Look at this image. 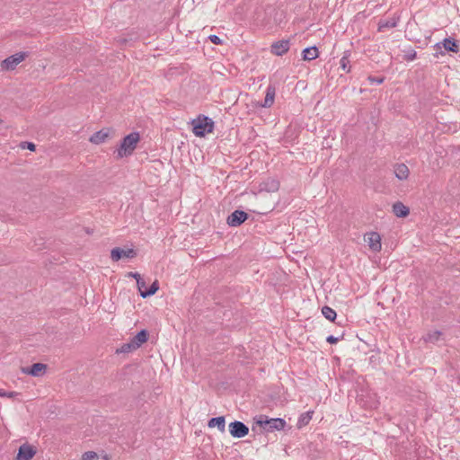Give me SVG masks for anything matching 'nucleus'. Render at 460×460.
<instances>
[{"mask_svg": "<svg viewBox=\"0 0 460 460\" xmlns=\"http://www.w3.org/2000/svg\"><path fill=\"white\" fill-rule=\"evenodd\" d=\"M364 240L367 243L369 249L375 252H380L382 248L381 236L376 232L367 233Z\"/></svg>", "mask_w": 460, "mask_h": 460, "instance_id": "7", "label": "nucleus"}, {"mask_svg": "<svg viewBox=\"0 0 460 460\" xmlns=\"http://www.w3.org/2000/svg\"><path fill=\"white\" fill-rule=\"evenodd\" d=\"M409 168L404 164H399L394 166L395 177L401 181L406 180L409 177Z\"/></svg>", "mask_w": 460, "mask_h": 460, "instance_id": "14", "label": "nucleus"}, {"mask_svg": "<svg viewBox=\"0 0 460 460\" xmlns=\"http://www.w3.org/2000/svg\"><path fill=\"white\" fill-rule=\"evenodd\" d=\"M302 54L304 60H314L318 58L319 51L316 47H309L305 49Z\"/></svg>", "mask_w": 460, "mask_h": 460, "instance_id": "20", "label": "nucleus"}, {"mask_svg": "<svg viewBox=\"0 0 460 460\" xmlns=\"http://www.w3.org/2000/svg\"><path fill=\"white\" fill-rule=\"evenodd\" d=\"M368 80H369L372 84H381L384 82V77H374V76H369V77H368Z\"/></svg>", "mask_w": 460, "mask_h": 460, "instance_id": "32", "label": "nucleus"}, {"mask_svg": "<svg viewBox=\"0 0 460 460\" xmlns=\"http://www.w3.org/2000/svg\"><path fill=\"white\" fill-rule=\"evenodd\" d=\"M148 338V332L146 330H141L137 332L131 340L135 348H139L142 344H144Z\"/></svg>", "mask_w": 460, "mask_h": 460, "instance_id": "17", "label": "nucleus"}, {"mask_svg": "<svg viewBox=\"0 0 460 460\" xmlns=\"http://www.w3.org/2000/svg\"><path fill=\"white\" fill-rule=\"evenodd\" d=\"M137 252L133 249H121L119 247L113 248L111 251V258L113 261H118L122 258L132 259L136 257Z\"/></svg>", "mask_w": 460, "mask_h": 460, "instance_id": "8", "label": "nucleus"}, {"mask_svg": "<svg viewBox=\"0 0 460 460\" xmlns=\"http://www.w3.org/2000/svg\"><path fill=\"white\" fill-rule=\"evenodd\" d=\"M2 123V119H0V124Z\"/></svg>", "mask_w": 460, "mask_h": 460, "instance_id": "38", "label": "nucleus"}, {"mask_svg": "<svg viewBox=\"0 0 460 460\" xmlns=\"http://www.w3.org/2000/svg\"><path fill=\"white\" fill-rule=\"evenodd\" d=\"M128 275H129L130 277H132V278L136 279V280H137V279H141L140 274H139V273H137V272H130Z\"/></svg>", "mask_w": 460, "mask_h": 460, "instance_id": "34", "label": "nucleus"}, {"mask_svg": "<svg viewBox=\"0 0 460 460\" xmlns=\"http://www.w3.org/2000/svg\"><path fill=\"white\" fill-rule=\"evenodd\" d=\"M341 340L340 337H335L333 335H330L326 338V341L331 343V344H334V343H337L339 341Z\"/></svg>", "mask_w": 460, "mask_h": 460, "instance_id": "33", "label": "nucleus"}, {"mask_svg": "<svg viewBox=\"0 0 460 460\" xmlns=\"http://www.w3.org/2000/svg\"><path fill=\"white\" fill-rule=\"evenodd\" d=\"M279 188V182L274 179H269L264 181L261 186L262 190H266L268 192L277 191Z\"/></svg>", "mask_w": 460, "mask_h": 460, "instance_id": "19", "label": "nucleus"}, {"mask_svg": "<svg viewBox=\"0 0 460 460\" xmlns=\"http://www.w3.org/2000/svg\"><path fill=\"white\" fill-rule=\"evenodd\" d=\"M248 217L247 213L243 210H235L227 217V224L230 226H238Z\"/></svg>", "mask_w": 460, "mask_h": 460, "instance_id": "11", "label": "nucleus"}, {"mask_svg": "<svg viewBox=\"0 0 460 460\" xmlns=\"http://www.w3.org/2000/svg\"><path fill=\"white\" fill-rule=\"evenodd\" d=\"M393 212L398 217H405L409 215V208L402 202H396L393 206Z\"/></svg>", "mask_w": 460, "mask_h": 460, "instance_id": "16", "label": "nucleus"}, {"mask_svg": "<svg viewBox=\"0 0 460 460\" xmlns=\"http://www.w3.org/2000/svg\"><path fill=\"white\" fill-rule=\"evenodd\" d=\"M440 334H441L440 332H438V331L432 332L427 335L425 340L427 341L435 342V341H438Z\"/></svg>", "mask_w": 460, "mask_h": 460, "instance_id": "27", "label": "nucleus"}, {"mask_svg": "<svg viewBox=\"0 0 460 460\" xmlns=\"http://www.w3.org/2000/svg\"><path fill=\"white\" fill-rule=\"evenodd\" d=\"M140 140V135L138 132H132L126 136L119 147L117 149V157L123 158L130 155L137 147V143Z\"/></svg>", "mask_w": 460, "mask_h": 460, "instance_id": "1", "label": "nucleus"}, {"mask_svg": "<svg viewBox=\"0 0 460 460\" xmlns=\"http://www.w3.org/2000/svg\"><path fill=\"white\" fill-rule=\"evenodd\" d=\"M256 423L268 432L282 430L286 426L285 420L281 418L268 419V417L265 415H260L256 419Z\"/></svg>", "mask_w": 460, "mask_h": 460, "instance_id": "3", "label": "nucleus"}, {"mask_svg": "<svg viewBox=\"0 0 460 460\" xmlns=\"http://www.w3.org/2000/svg\"><path fill=\"white\" fill-rule=\"evenodd\" d=\"M232 437L241 438L249 433V428L242 421L234 420L228 426Z\"/></svg>", "mask_w": 460, "mask_h": 460, "instance_id": "6", "label": "nucleus"}, {"mask_svg": "<svg viewBox=\"0 0 460 460\" xmlns=\"http://www.w3.org/2000/svg\"><path fill=\"white\" fill-rule=\"evenodd\" d=\"M82 460H97L98 455L94 451H86L82 455Z\"/></svg>", "mask_w": 460, "mask_h": 460, "instance_id": "26", "label": "nucleus"}, {"mask_svg": "<svg viewBox=\"0 0 460 460\" xmlns=\"http://www.w3.org/2000/svg\"><path fill=\"white\" fill-rule=\"evenodd\" d=\"M18 394L16 392H6L5 397L14 398Z\"/></svg>", "mask_w": 460, "mask_h": 460, "instance_id": "35", "label": "nucleus"}, {"mask_svg": "<svg viewBox=\"0 0 460 460\" xmlns=\"http://www.w3.org/2000/svg\"><path fill=\"white\" fill-rule=\"evenodd\" d=\"M275 98V88L273 86H268L266 90V95L264 99V102L262 104V107H270L274 102Z\"/></svg>", "mask_w": 460, "mask_h": 460, "instance_id": "18", "label": "nucleus"}, {"mask_svg": "<svg viewBox=\"0 0 460 460\" xmlns=\"http://www.w3.org/2000/svg\"><path fill=\"white\" fill-rule=\"evenodd\" d=\"M137 348H135V345L133 344V342L130 341V342L128 343H125L121 346L120 348V351L123 352V353H127V352H129V351H132L134 349H137Z\"/></svg>", "mask_w": 460, "mask_h": 460, "instance_id": "28", "label": "nucleus"}, {"mask_svg": "<svg viewBox=\"0 0 460 460\" xmlns=\"http://www.w3.org/2000/svg\"><path fill=\"white\" fill-rule=\"evenodd\" d=\"M6 392L3 389H0V397H5Z\"/></svg>", "mask_w": 460, "mask_h": 460, "instance_id": "37", "label": "nucleus"}, {"mask_svg": "<svg viewBox=\"0 0 460 460\" xmlns=\"http://www.w3.org/2000/svg\"><path fill=\"white\" fill-rule=\"evenodd\" d=\"M434 49H437V52L434 54L436 58L439 55L444 56L445 51H450L454 53H457L459 51V47L456 43V40L453 38H446L442 41L438 42L434 45Z\"/></svg>", "mask_w": 460, "mask_h": 460, "instance_id": "4", "label": "nucleus"}, {"mask_svg": "<svg viewBox=\"0 0 460 460\" xmlns=\"http://www.w3.org/2000/svg\"><path fill=\"white\" fill-rule=\"evenodd\" d=\"M416 58V52H413L412 54L409 55L407 58V60H413Z\"/></svg>", "mask_w": 460, "mask_h": 460, "instance_id": "36", "label": "nucleus"}, {"mask_svg": "<svg viewBox=\"0 0 460 460\" xmlns=\"http://www.w3.org/2000/svg\"><path fill=\"white\" fill-rule=\"evenodd\" d=\"M26 57V52L15 53L4 59L1 63V67L3 70H13L21 62L25 59Z\"/></svg>", "mask_w": 460, "mask_h": 460, "instance_id": "5", "label": "nucleus"}, {"mask_svg": "<svg viewBox=\"0 0 460 460\" xmlns=\"http://www.w3.org/2000/svg\"><path fill=\"white\" fill-rule=\"evenodd\" d=\"M208 428L217 427L219 431L224 432L226 429L225 417L219 416V417L210 419L208 420Z\"/></svg>", "mask_w": 460, "mask_h": 460, "instance_id": "15", "label": "nucleus"}, {"mask_svg": "<svg viewBox=\"0 0 460 460\" xmlns=\"http://www.w3.org/2000/svg\"><path fill=\"white\" fill-rule=\"evenodd\" d=\"M271 53L276 56H282L287 53L290 48L288 40H281L271 44Z\"/></svg>", "mask_w": 460, "mask_h": 460, "instance_id": "12", "label": "nucleus"}, {"mask_svg": "<svg viewBox=\"0 0 460 460\" xmlns=\"http://www.w3.org/2000/svg\"><path fill=\"white\" fill-rule=\"evenodd\" d=\"M109 136L110 134L108 129H101L93 134L90 137L89 141L94 145H100L104 143L109 137Z\"/></svg>", "mask_w": 460, "mask_h": 460, "instance_id": "13", "label": "nucleus"}, {"mask_svg": "<svg viewBox=\"0 0 460 460\" xmlns=\"http://www.w3.org/2000/svg\"><path fill=\"white\" fill-rule=\"evenodd\" d=\"M398 18H391L387 21H380L378 23V31H384L385 29H392L397 26Z\"/></svg>", "mask_w": 460, "mask_h": 460, "instance_id": "21", "label": "nucleus"}, {"mask_svg": "<svg viewBox=\"0 0 460 460\" xmlns=\"http://www.w3.org/2000/svg\"><path fill=\"white\" fill-rule=\"evenodd\" d=\"M312 414L313 411H307L305 413H303L298 419V426L301 428L303 426L307 425L312 419Z\"/></svg>", "mask_w": 460, "mask_h": 460, "instance_id": "24", "label": "nucleus"}, {"mask_svg": "<svg viewBox=\"0 0 460 460\" xmlns=\"http://www.w3.org/2000/svg\"><path fill=\"white\" fill-rule=\"evenodd\" d=\"M208 39L213 44L216 45H221L223 42L222 40L217 35H210L208 36Z\"/></svg>", "mask_w": 460, "mask_h": 460, "instance_id": "31", "label": "nucleus"}, {"mask_svg": "<svg viewBox=\"0 0 460 460\" xmlns=\"http://www.w3.org/2000/svg\"><path fill=\"white\" fill-rule=\"evenodd\" d=\"M36 449L33 446L25 443L18 450L16 460H31L36 455Z\"/></svg>", "mask_w": 460, "mask_h": 460, "instance_id": "9", "label": "nucleus"}, {"mask_svg": "<svg viewBox=\"0 0 460 460\" xmlns=\"http://www.w3.org/2000/svg\"><path fill=\"white\" fill-rule=\"evenodd\" d=\"M21 147L23 148V149L24 148H28L31 151H34L35 148H36V146L33 143H31V142H22L21 144Z\"/></svg>", "mask_w": 460, "mask_h": 460, "instance_id": "30", "label": "nucleus"}, {"mask_svg": "<svg viewBox=\"0 0 460 460\" xmlns=\"http://www.w3.org/2000/svg\"><path fill=\"white\" fill-rule=\"evenodd\" d=\"M159 289V284L158 281H154L151 286L148 288V289H146L144 292H142V297L146 298L147 296H153L156 293V291Z\"/></svg>", "mask_w": 460, "mask_h": 460, "instance_id": "22", "label": "nucleus"}, {"mask_svg": "<svg viewBox=\"0 0 460 460\" xmlns=\"http://www.w3.org/2000/svg\"><path fill=\"white\" fill-rule=\"evenodd\" d=\"M349 54L345 53L344 56L340 60V66L342 70L346 72L350 71V67L349 66Z\"/></svg>", "mask_w": 460, "mask_h": 460, "instance_id": "25", "label": "nucleus"}, {"mask_svg": "<svg viewBox=\"0 0 460 460\" xmlns=\"http://www.w3.org/2000/svg\"><path fill=\"white\" fill-rule=\"evenodd\" d=\"M137 288L140 292V296H142V292H144L146 289H148L146 285V281L141 278L138 279L137 281Z\"/></svg>", "mask_w": 460, "mask_h": 460, "instance_id": "29", "label": "nucleus"}, {"mask_svg": "<svg viewBox=\"0 0 460 460\" xmlns=\"http://www.w3.org/2000/svg\"><path fill=\"white\" fill-rule=\"evenodd\" d=\"M192 131L196 137H202L214 130V121L205 115H199L191 120Z\"/></svg>", "mask_w": 460, "mask_h": 460, "instance_id": "2", "label": "nucleus"}, {"mask_svg": "<svg viewBox=\"0 0 460 460\" xmlns=\"http://www.w3.org/2000/svg\"><path fill=\"white\" fill-rule=\"evenodd\" d=\"M322 314L326 319L332 322L334 321L337 316L336 312L327 305L322 308Z\"/></svg>", "mask_w": 460, "mask_h": 460, "instance_id": "23", "label": "nucleus"}, {"mask_svg": "<svg viewBox=\"0 0 460 460\" xmlns=\"http://www.w3.org/2000/svg\"><path fill=\"white\" fill-rule=\"evenodd\" d=\"M47 370V365L43 363H34L31 367H22V372L23 374L31 376H41Z\"/></svg>", "mask_w": 460, "mask_h": 460, "instance_id": "10", "label": "nucleus"}]
</instances>
